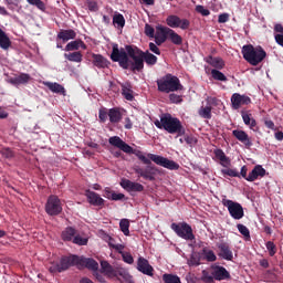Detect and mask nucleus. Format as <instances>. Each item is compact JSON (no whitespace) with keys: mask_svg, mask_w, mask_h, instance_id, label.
I'll list each match as a JSON object with an SVG mask.
<instances>
[{"mask_svg":"<svg viewBox=\"0 0 283 283\" xmlns=\"http://www.w3.org/2000/svg\"><path fill=\"white\" fill-rule=\"evenodd\" d=\"M76 235V229L72 227H67L63 232H62V240L64 242H73L74 238Z\"/></svg>","mask_w":283,"mask_h":283,"instance_id":"2f4dec72","label":"nucleus"},{"mask_svg":"<svg viewBox=\"0 0 283 283\" xmlns=\"http://www.w3.org/2000/svg\"><path fill=\"white\" fill-rule=\"evenodd\" d=\"M196 12H198L202 17H209V14H211V11H209V9H206L202 4H198L196 7Z\"/></svg>","mask_w":283,"mask_h":283,"instance_id":"3c124183","label":"nucleus"},{"mask_svg":"<svg viewBox=\"0 0 283 283\" xmlns=\"http://www.w3.org/2000/svg\"><path fill=\"white\" fill-rule=\"evenodd\" d=\"M170 229L175 231V233L182 238L184 240H195L196 235H193V229L187 222L182 223H171Z\"/></svg>","mask_w":283,"mask_h":283,"instance_id":"1a4fd4ad","label":"nucleus"},{"mask_svg":"<svg viewBox=\"0 0 283 283\" xmlns=\"http://www.w3.org/2000/svg\"><path fill=\"white\" fill-rule=\"evenodd\" d=\"M241 53L244 61L250 65H260L264 59H266V51L262 46H253L252 44H245L242 46Z\"/></svg>","mask_w":283,"mask_h":283,"instance_id":"20e7f679","label":"nucleus"},{"mask_svg":"<svg viewBox=\"0 0 283 283\" xmlns=\"http://www.w3.org/2000/svg\"><path fill=\"white\" fill-rule=\"evenodd\" d=\"M107 116H109V113H107V111L99 109L98 118H99L101 123H105L107 120Z\"/></svg>","mask_w":283,"mask_h":283,"instance_id":"bf43d9fd","label":"nucleus"},{"mask_svg":"<svg viewBox=\"0 0 283 283\" xmlns=\"http://www.w3.org/2000/svg\"><path fill=\"white\" fill-rule=\"evenodd\" d=\"M155 126L158 129H165L168 134H177L178 136H185L186 133L182 122L177 117L171 116V114H166L160 120H156Z\"/></svg>","mask_w":283,"mask_h":283,"instance_id":"7ed1b4c3","label":"nucleus"},{"mask_svg":"<svg viewBox=\"0 0 283 283\" xmlns=\"http://www.w3.org/2000/svg\"><path fill=\"white\" fill-rule=\"evenodd\" d=\"M108 143L113 147H117V149H120L122 151H124V154H133L134 153V148H132V146H129V144L123 142L122 138L118 136L111 137L108 139Z\"/></svg>","mask_w":283,"mask_h":283,"instance_id":"ddd939ff","label":"nucleus"},{"mask_svg":"<svg viewBox=\"0 0 283 283\" xmlns=\"http://www.w3.org/2000/svg\"><path fill=\"white\" fill-rule=\"evenodd\" d=\"M223 207H227L231 218L233 220H242L244 218V208L239 202L231 199H222Z\"/></svg>","mask_w":283,"mask_h":283,"instance_id":"0eeeda50","label":"nucleus"},{"mask_svg":"<svg viewBox=\"0 0 283 283\" xmlns=\"http://www.w3.org/2000/svg\"><path fill=\"white\" fill-rule=\"evenodd\" d=\"M265 127H268V129H273V132L277 130V127H275V123H273V120L268 119L264 122Z\"/></svg>","mask_w":283,"mask_h":283,"instance_id":"0e129e2a","label":"nucleus"},{"mask_svg":"<svg viewBox=\"0 0 283 283\" xmlns=\"http://www.w3.org/2000/svg\"><path fill=\"white\" fill-rule=\"evenodd\" d=\"M57 39H60V41H63V43H67V41H72L73 39H76V31L72 29L61 30L57 33Z\"/></svg>","mask_w":283,"mask_h":283,"instance_id":"4be33fe9","label":"nucleus"},{"mask_svg":"<svg viewBox=\"0 0 283 283\" xmlns=\"http://www.w3.org/2000/svg\"><path fill=\"white\" fill-rule=\"evenodd\" d=\"M274 39H275L277 45H281V48H283V34H276V35H274Z\"/></svg>","mask_w":283,"mask_h":283,"instance_id":"774afa93","label":"nucleus"},{"mask_svg":"<svg viewBox=\"0 0 283 283\" xmlns=\"http://www.w3.org/2000/svg\"><path fill=\"white\" fill-rule=\"evenodd\" d=\"M265 247H266L271 258H273V255H275V253H277V250L275 248V243H273L272 241H268Z\"/></svg>","mask_w":283,"mask_h":283,"instance_id":"603ef678","label":"nucleus"},{"mask_svg":"<svg viewBox=\"0 0 283 283\" xmlns=\"http://www.w3.org/2000/svg\"><path fill=\"white\" fill-rule=\"evenodd\" d=\"M143 63H146L147 65H156L158 63V57L154 54H151L149 51L144 52L142 55Z\"/></svg>","mask_w":283,"mask_h":283,"instance_id":"72a5a7b5","label":"nucleus"},{"mask_svg":"<svg viewBox=\"0 0 283 283\" xmlns=\"http://www.w3.org/2000/svg\"><path fill=\"white\" fill-rule=\"evenodd\" d=\"M119 229L124 235H129V219H122L119 221Z\"/></svg>","mask_w":283,"mask_h":283,"instance_id":"79ce46f5","label":"nucleus"},{"mask_svg":"<svg viewBox=\"0 0 283 283\" xmlns=\"http://www.w3.org/2000/svg\"><path fill=\"white\" fill-rule=\"evenodd\" d=\"M123 261L126 262V264H132L134 262V256L129 252L122 253Z\"/></svg>","mask_w":283,"mask_h":283,"instance_id":"5fc2aeb1","label":"nucleus"},{"mask_svg":"<svg viewBox=\"0 0 283 283\" xmlns=\"http://www.w3.org/2000/svg\"><path fill=\"white\" fill-rule=\"evenodd\" d=\"M124 198H125V195H124V193H116V192H113L111 200L118 201V200H123Z\"/></svg>","mask_w":283,"mask_h":283,"instance_id":"338daca9","label":"nucleus"},{"mask_svg":"<svg viewBox=\"0 0 283 283\" xmlns=\"http://www.w3.org/2000/svg\"><path fill=\"white\" fill-rule=\"evenodd\" d=\"M198 114L201 116V118L211 119V106L201 107Z\"/></svg>","mask_w":283,"mask_h":283,"instance_id":"c03bdc74","label":"nucleus"},{"mask_svg":"<svg viewBox=\"0 0 283 283\" xmlns=\"http://www.w3.org/2000/svg\"><path fill=\"white\" fill-rule=\"evenodd\" d=\"M73 244H78V247H85L87 244V239L76 233L73 238Z\"/></svg>","mask_w":283,"mask_h":283,"instance_id":"49530a36","label":"nucleus"},{"mask_svg":"<svg viewBox=\"0 0 283 283\" xmlns=\"http://www.w3.org/2000/svg\"><path fill=\"white\" fill-rule=\"evenodd\" d=\"M211 76L214 78V81H221V82H227V75L216 69L211 71Z\"/></svg>","mask_w":283,"mask_h":283,"instance_id":"a19ab883","label":"nucleus"},{"mask_svg":"<svg viewBox=\"0 0 283 283\" xmlns=\"http://www.w3.org/2000/svg\"><path fill=\"white\" fill-rule=\"evenodd\" d=\"M266 176V169L261 165H256L251 172L248 175L247 181L248 182H255L259 178H264Z\"/></svg>","mask_w":283,"mask_h":283,"instance_id":"f3484780","label":"nucleus"},{"mask_svg":"<svg viewBox=\"0 0 283 283\" xmlns=\"http://www.w3.org/2000/svg\"><path fill=\"white\" fill-rule=\"evenodd\" d=\"M64 59H66V61H71V63H82L83 62V53H81V51L65 53Z\"/></svg>","mask_w":283,"mask_h":283,"instance_id":"7c9ffc66","label":"nucleus"},{"mask_svg":"<svg viewBox=\"0 0 283 283\" xmlns=\"http://www.w3.org/2000/svg\"><path fill=\"white\" fill-rule=\"evenodd\" d=\"M149 50L150 52H153L154 54H157L158 56H160V49L158 48V44L150 42L149 43Z\"/></svg>","mask_w":283,"mask_h":283,"instance_id":"052dcab7","label":"nucleus"},{"mask_svg":"<svg viewBox=\"0 0 283 283\" xmlns=\"http://www.w3.org/2000/svg\"><path fill=\"white\" fill-rule=\"evenodd\" d=\"M111 59L114 63H119L120 67L124 70H129V57L127 56V52L125 49H118V44L113 45Z\"/></svg>","mask_w":283,"mask_h":283,"instance_id":"6e6552de","label":"nucleus"},{"mask_svg":"<svg viewBox=\"0 0 283 283\" xmlns=\"http://www.w3.org/2000/svg\"><path fill=\"white\" fill-rule=\"evenodd\" d=\"M224 176H230V178H240V172L235 169L227 168L221 170Z\"/></svg>","mask_w":283,"mask_h":283,"instance_id":"a18cd8bd","label":"nucleus"},{"mask_svg":"<svg viewBox=\"0 0 283 283\" xmlns=\"http://www.w3.org/2000/svg\"><path fill=\"white\" fill-rule=\"evenodd\" d=\"M85 197L87 202L93 207H99V209L105 207V199H103V197H101V195L96 193L95 191L86 190Z\"/></svg>","mask_w":283,"mask_h":283,"instance_id":"9b49d317","label":"nucleus"},{"mask_svg":"<svg viewBox=\"0 0 283 283\" xmlns=\"http://www.w3.org/2000/svg\"><path fill=\"white\" fill-rule=\"evenodd\" d=\"M92 56H93V65H95V67H98L99 70H105V67L109 65V61H107V59H105L103 55L93 54Z\"/></svg>","mask_w":283,"mask_h":283,"instance_id":"393cba45","label":"nucleus"},{"mask_svg":"<svg viewBox=\"0 0 283 283\" xmlns=\"http://www.w3.org/2000/svg\"><path fill=\"white\" fill-rule=\"evenodd\" d=\"M120 87H122V96H124L126 101H134V90H132V84L126 82V83H123Z\"/></svg>","mask_w":283,"mask_h":283,"instance_id":"c85d7f7f","label":"nucleus"},{"mask_svg":"<svg viewBox=\"0 0 283 283\" xmlns=\"http://www.w3.org/2000/svg\"><path fill=\"white\" fill-rule=\"evenodd\" d=\"M70 266H77V269H90L91 271H98V262H96V260L73 254L69 256H62L59 263H51L49 272L52 274L63 273V271H67Z\"/></svg>","mask_w":283,"mask_h":283,"instance_id":"f03ea898","label":"nucleus"},{"mask_svg":"<svg viewBox=\"0 0 283 283\" xmlns=\"http://www.w3.org/2000/svg\"><path fill=\"white\" fill-rule=\"evenodd\" d=\"M87 8L91 12H98V3L96 1H88Z\"/></svg>","mask_w":283,"mask_h":283,"instance_id":"13d9d810","label":"nucleus"},{"mask_svg":"<svg viewBox=\"0 0 283 283\" xmlns=\"http://www.w3.org/2000/svg\"><path fill=\"white\" fill-rule=\"evenodd\" d=\"M30 6H36L39 10L45 12V3L42 0H27Z\"/></svg>","mask_w":283,"mask_h":283,"instance_id":"de8ad7c7","label":"nucleus"},{"mask_svg":"<svg viewBox=\"0 0 283 283\" xmlns=\"http://www.w3.org/2000/svg\"><path fill=\"white\" fill-rule=\"evenodd\" d=\"M206 63L211 65V67H216V70H223L224 69V60L221 57H213V56H208L206 57Z\"/></svg>","mask_w":283,"mask_h":283,"instance_id":"cd10ccee","label":"nucleus"},{"mask_svg":"<svg viewBox=\"0 0 283 283\" xmlns=\"http://www.w3.org/2000/svg\"><path fill=\"white\" fill-rule=\"evenodd\" d=\"M120 187H123V189H126V191H144L145 187L142 184L138 182H134L129 179H123L120 181Z\"/></svg>","mask_w":283,"mask_h":283,"instance_id":"aec40b11","label":"nucleus"},{"mask_svg":"<svg viewBox=\"0 0 283 283\" xmlns=\"http://www.w3.org/2000/svg\"><path fill=\"white\" fill-rule=\"evenodd\" d=\"M166 23L169 28H178L180 25V18L178 15H168Z\"/></svg>","mask_w":283,"mask_h":283,"instance_id":"4c0bfd02","label":"nucleus"},{"mask_svg":"<svg viewBox=\"0 0 283 283\" xmlns=\"http://www.w3.org/2000/svg\"><path fill=\"white\" fill-rule=\"evenodd\" d=\"M185 143H187V145H189L190 147H193V145H197L198 143V138L193 137V136H186L185 137Z\"/></svg>","mask_w":283,"mask_h":283,"instance_id":"4d7b16f0","label":"nucleus"},{"mask_svg":"<svg viewBox=\"0 0 283 283\" xmlns=\"http://www.w3.org/2000/svg\"><path fill=\"white\" fill-rule=\"evenodd\" d=\"M217 247L219 249V258H222V260H227L228 262L233 260V251H231L229 243L221 242Z\"/></svg>","mask_w":283,"mask_h":283,"instance_id":"dca6fc26","label":"nucleus"},{"mask_svg":"<svg viewBox=\"0 0 283 283\" xmlns=\"http://www.w3.org/2000/svg\"><path fill=\"white\" fill-rule=\"evenodd\" d=\"M137 271L149 277H154V266L149 264V261L143 256L137 259Z\"/></svg>","mask_w":283,"mask_h":283,"instance_id":"f8f14e48","label":"nucleus"},{"mask_svg":"<svg viewBox=\"0 0 283 283\" xmlns=\"http://www.w3.org/2000/svg\"><path fill=\"white\" fill-rule=\"evenodd\" d=\"M201 255H203V260H207V262H216V260H218L216 253L212 250H209V248H202Z\"/></svg>","mask_w":283,"mask_h":283,"instance_id":"c9c22d12","label":"nucleus"},{"mask_svg":"<svg viewBox=\"0 0 283 283\" xmlns=\"http://www.w3.org/2000/svg\"><path fill=\"white\" fill-rule=\"evenodd\" d=\"M227 21H229V13L219 14V18H218L219 23H227Z\"/></svg>","mask_w":283,"mask_h":283,"instance_id":"69168bd1","label":"nucleus"},{"mask_svg":"<svg viewBox=\"0 0 283 283\" xmlns=\"http://www.w3.org/2000/svg\"><path fill=\"white\" fill-rule=\"evenodd\" d=\"M169 101L170 103H175L176 105L182 103V96L181 95H178L176 93H171L169 95Z\"/></svg>","mask_w":283,"mask_h":283,"instance_id":"864d4df0","label":"nucleus"},{"mask_svg":"<svg viewBox=\"0 0 283 283\" xmlns=\"http://www.w3.org/2000/svg\"><path fill=\"white\" fill-rule=\"evenodd\" d=\"M232 136L239 140V143H242L245 147H252L253 142H251V138L249 137V134L244 130L234 129L232 130Z\"/></svg>","mask_w":283,"mask_h":283,"instance_id":"a211bd4d","label":"nucleus"},{"mask_svg":"<svg viewBox=\"0 0 283 283\" xmlns=\"http://www.w3.org/2000/svg\"><path fill=\"white\" fill-rule=\"evenodd\" d=\"M238 231L239 233H241V235H243V238H245L247 240L251 239V231H249V228H247V226L239 223L237 224Z\"/></svg>","mask_w":283,"mask_h":283,"instance_id":"ea45409f","label":"nucleus"},{"mask_svg":"<svg viewBox=\"0 0 283 283\" xmlns=\"http://www.w3.org/2000/svg\"><path fill=\"white\" fill-rule=\"evenodd\" d=\"M212 275L218 282H222V280H231V274L227 271V268L220 265L213 269Z\"/></svg>","mask_w":283,"mask_h":283,"instance_id":"6ab92c4d","label":"nucleus"},{"mask_svg":"<svg viewBox=\"0 0 283 283\" xmlns=\"http://www.w3.org/2000/svg\"><path fill=\"white\" fill-rule=\"evenodd\" d=\"M30 74L28 73H21L20 75L15 76V77H11L9 80V83L11 85H25V83H30Z\"/></svg>","mask_w":283,"mask_h":283,"instance_id":"5701e85b","label":"nucleus"},{"mask_svg":"<svg viewBox=\"0 0 283 283\" xmlns=\"http://www.w3.org/2000/svg\"><path fill=\"white\" fill-rule=\"evenodd\" d=\"M1 154L4 158H12V156H14V153H12L10 148H2Z\"/></svg>","mask_w":283,"mask_h":283,"instance_id":"e2e57ef3","label":"nucleus"},{"mask_svg":"<svg viewBox=\"0 0 283 283\" xmlns=\"http://www.w3.org/2000/svg\"><path fill=\"white\" fill-rule=\"evenodd\" d=\"M163 280L165 283H182L180 282V277L174 274H164Z\"/></svg>","mask_w":283,"mask_h":283,"instance_id":"37998d69","label":"nucleus"},{"mask_svg":"<svg viewBox=\"0 0 283 283\" xmlns=\"http://www.w3.org/2000/svg\"><path fill=\"white\" fill-rule=\"evenodd\" d=\"M169 30L170 28H167V27H163V25L156 27V32L154 35L156 45H163V43L167 41L169 36Z\"/></svg>","mask_w":283,"mask_h":283,"instance_id":"4468645a","label":"nucleus"},{"mask_svg":"<svg viewBox=\"0 0 283 283\" xmlns=\"http://www.w3.org/2000/svg\"><path fill=\"white\" fill-rule=\"evenodd\" d=\"M113 23L116 28H125V17L120 13L115 14L113 17Z\"/></svg>","mask_w":283,"mask_h":283,"instance_id":"58836bf2","label":"nucleus"},{"mask_svg":"<svg viewBox=\"0 0 283 283\" xmlns=\"http://www.w3.org/2000/svg\"><path fill=\"white\" fill-rule=\"evenodd\" d=\"M144 33L146 34V36H149V39H154L156 30L154 29V27H151V24H145Z\"/></svg>","mask_w":283,"mask_h":283,"instance_id":"09e8293b","label":"nucleus"},{"mask_svg":"<svg viewBox=\"0 0 283 283\" xmlns=\"http://www.w3.org/2000/svg\"><path fill=\"white\" fill-rule=\"evenodd\" d=\"M12 46V41H10V36L8 33L0 28V48L1 50H10Z\"/></svg>","mask_w":283,"mask_h":283,"instance_id":"bb28decb","label":"nucleus"},{"mask_svg":"<svg viewBox=\"0 0 283 283\" xmlns=\"http://www.w3.org/2000/svg\"><path fill=\"white\" fill-rule=\"evenodd\" d=\"M126 52L134 62H129L128 70L132 72H140L143 67H145V63H143V54L144 52L140 51L138 48L126 46Z\"/></svg>","mask_w":283,"mask_h":283,"instance_id":"423d86ee","label":"nucleus"},{"mask_svg":"<svg viewBox=\"0 0 283 283\" xmlns=\"http://www.w3.org/2000/svg\"><path fill=\"white\" fill-rule=\"evenodd\" d=\"M102 272L107 275V277H116L118 272L109 264L107 261H101Z\"/></svg>","mask_w":283,"mask_h":283,"instance_id":"b1692460","label":"nucleus"},{"mask_svg":"<svg viewBox=\"0 0 283 283\" xmlns=\"http://www.w3.org/2000/svg\"><path fill=\"white\" fill-rule=\"evenodd\" d=\"M190 22L187 19H180L179 27L180 30H189Z\"/></svg>","mask_w":283,"mask_h":283,"instance_id":"680f3d73","label":"nucleus"},{"mask_svg":"<svg viewBox=\"0 0 283 283\" xmlns=\"http://www.w3.org/2000/svg\"><path fill=\"white\" fill-rule=\"evenodd\" d=\"M45 87L52 91L54 94H64L65 95V87L59 83L53 82H44Z\"/></svg>","mask_w":283,"mask_h":283,"instance_id":"c756f323","label":"nucleus"},{"mask_svg":"<svg viewBox=\"0 0 283 283\" xmlns=\"http://www.w3.org/2000/svg\"><path fill=\"white\" fill-rule=\"evenodd\" d=\"M168 40L174 43V45H182V36H180L174 29L168 31Z\"/></svg>","mask_w":283,"mask_h":283,"instance_id":"f704fd0d","label":"nucleus"},{"mask_svg":"<svg viewBox=\"0 0 283 283\" xmlns=\"http://www.w3.org/2000/svg\"><path fill=\"white\" fill-rule=\"evenodd\" d=\"M241 116H242L244 125H248V127H250V129L255 132V128L258 127V122H255V118H253V115L249 112L242 111Z\"/></svg>","mask_w":283,"mask_h":283,"instance_id":"412c9836","label":"nucleus"},{"mask_svg":"<svg viewBox=\"0 0 283 283\" xmlns=\"http://www.w3.org/2000/svg\"><path fill=\"white\" fill-rule=\"evenodd\" d=\"M158 92H164L165 94H169L171 92H180L185 87L180 84V78L172 74H166L160 80H157Z\"/></svg>","mask_w":283,"mask_h":283,"instance_id":"39448f33","label":"nucleus"},{"mask_svg":"<svg viewBox=\"0 0 283 283\" xmlns=\"http://www.w3.org/2000/svg\"><path fill=\"white\" fill-rule=\"evenodd\" d=\"M136 157L144 165H148L146 169H143L140 167L134 168L135 174H138V176H140V178H144L145 180H154V176H151V171H154V167L149 166L151 165V161L155 163V165H158L159 167H164L165 169H170V171L180 169V165H178L176 161L168 159L167 157H163L160 155H155L149 153L147 154V156H145L142 151H137Z\"/></svg>","mask_w":283,"mask_h":283,"instance_id":"f257e3e1","label":"nucleus"},{"mask_svg":"<svg viewBox=\"0 0 283 283\" xmlns=\"http://www.w3.org/2000/svg\"><path fill=\"white\" fill-rule=\"evenodd\" d=\"M189 266H200V259L196 255H191L188 260Z\"/></svg>","mask_w":283,"mask_h":283,"instance_id":"6e6d98bb","label":"nucleus"},{"mask_svg":"<svg viewBox=\"0 0 283 283\" xmlns=\"http://www.w3.org/2000/svg\"><path fill=\"white\" fill-rule=\"evenodd\" d=\"M80 48H82V50H87V45H85V42L83 40H75L66 44L65 51L74 52V50H78Z\"/></svg>","mask_w":283,"mask_h":283,"instance_id":"a878e982","label":"nucleus"},{"mask_svg":"<svg viewBox=\"0 0 283 283\" xmlns=\"http://www.w3.org/2000/svg\"><path fill=\"white\" fill-rule=\"evenodd\" d=\"M214 156L216 158H218V160H220L221 165L223 167H226L227 165H229V157H227V155L224 154V150L222 149H216L214 150Z\"/></svg>","mask_w":283,"mask_h":283,"instance_id":"e433bc0d","label":"nucleus"},{"mask_svg":"<svg viewBox=\"0 0 283 283\" xmlns=\"http://www.w3.org/2000/svg\"><path fill=\"white\" fill-rule=\"evenodd\" d=\"M108 118L111 123H120L123 114H120V109L118 108H111L108 111Z\"/></svg>","mask_w":283,"mask_h":283,"instance_id":"473e14b6","label":"nucleus"},{"mask_svg":"<svg viewBox=\"0 0 283 283\" xmlns=\"http://www.w3.org/2000/svg\"><path fill=\"white\" fill-rule=\"evenodd\" d=\"M251 97L247 95H240L239 93H234L231 96V105L233 109H240L242 105H250Z\"/></svg>","mask_w":283,"mask_h":283,"instance_id":"2eb2a0df","label":"nucleus"},{"mask_svg":"<svg viewBox=\"0 0 283 283\" xmlns=\"http://www.w3.org/2000/svg\"><path fill=\"white\" fill-rule=\"evenodd\" d=\"M45 211L48 216H59L63 211L61 199L54 195L50 196L45 205Z\"/></svg>","mask_w":283,"mask_h":283,"instance_id":"9d476101","label":"nucleus"},{"mask_svg":"<svg viewBox=\"0 0 283 283\" xmlns=\"http://www.w3.org/2000/svg\"><path fill=\"white\" fill-rule=\"evenodd\" d=\"M214 280L213 274H210L209 271L203 270L201 275V281L206 283H212Z\"/></svg>","mask_w":283,"mask_h":283,"instance_id":"8fccbe9b","label":"nucleus"}]
</instances>
